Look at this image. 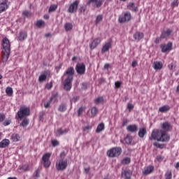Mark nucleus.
Masks as SVG:
<instances>
[{
  "label": "nucleus",
  "instance_id": "nucleus-45",
  "mask_svg": "<svg viewBox=\"0 0 179 179\" xmlns=\"http://www.w3.org/2000/svg\"><path fill=\"white\" fill-rule=\"evenodd\" d=\"M29 125V119L26 117H23V127H27Z\"/></svg>",
  "mask_w": 179,
  "mask_h": 179
},
{
  "label": "nucleus",
  "instance_id": "nucleus-21",
  "mask_svg": "<svg viewBox=\"0 0 179 179\" xmlns=\"http://www.w3.org/2000/svg\"><path fill=\"white\" fill-rule=\"evenodd\" d=\"M54 100V101H55L57 100V95L54 94L52 95L50 99V101L46 102L45 104H44V107L45 108H48L50 107V106L51 105V102Z\"/></svg>",
  "mask_w": 179,
  "mask_h": 179
},
{
  "label": "nucleus",
  "instance_id": "nucleus-42",
  "mask_svg": "<svg viewBox=\"0 0 179 179\" xmlns=\"http://www.w3.org/2000/svg\"><path fill=\"white\" fill-rule=\"evenodd\" d=\"M57 8H58L57 4L51 5L49 8V13H51V12H55V10H57Z\"/></svg>",
  "mask_w": 179,
  "mask_h": 179
},
{
  "label": "nucleus",
  "instance_id": "nucleus-16",
  "mask_svg": "<svg viewBox=\"0 0 179 179\" xmlns=\"http://www.w3.org/2000/svg\"><path fill=\"white\" fill-rule=\"evenodd\" d=\"M153 170H155V167H153V166H146L143 171V174H144L145 176H148L149 174H151V173H153Z\"/></svg>",
  "mask_w": 179,
  "mask_h": 179
},
{
  "label": "nucleus",
  "instance_id": "nucleus-49",
  "mask_svg": "<svg viewBox=\"0 0 179 179\" xmlns=\"http://www.w3.org/2000/svg\"><path fill=\"white\" fill-rule=\"evenodd\" d=\"M5 118H6L5 114L0 113V122H3V121H5Z\"/></svg>",
  "mask_w": 179,
  "mask_h": 179
},
{
  "label": "nucleus",
  "instance_id": "nucleus-22",
  "mask_svg": "<svg viewBox=\"0 0 179 179\" xmlns=\"http://www.w3.org/2000/svg\"><path fill=\"white\" fill-rule=\"evenodd\" d=\"M110 48H111V43L108 42L103 46V48L101 49L102 54H104V52H107V51H108V50H110Z\"/></svg>",
  "mask_w": 179,
  "mask_h": 179
},
{
  "label": "nucleus",
  "instance_id": "nucleus-61",
  "mask_svg": "<svg viewBox=\"0 0 179 179\" xmlns=\"http://www.w3.org/2000/svg\"><path fill=\"white\" fill-rule=\"evenodd\" d=\"M128 124V120L124 119L122 122V127H125Z\"/></svg>",
  "mask_w": 179,
  "mask_h": 179
},
{
  "label": "nucleus",
  "instance_id": "nucleus-52",
  "mask_svg": "<svg viewBox=\"0 0 179 179\" xmlns=\"http://www.w3.org/2000/svg\"><path fill=\"white\" fill-rule=\"evenodd\" d=\"M85 110V107H83V106H81L79 109H78V116H80V114H82V113H83V110Z\"/></svg>",
  "mask_w": 179,
  "mask_h": 179
},
{
  "label": "nucleus",
  "instance_id": "nucleus-63",
  "mask_svg": "<svg viewBox=\"0 0 179 179\" xmlns=\"http://www.w3.org/2000/svg\"><path fill=\"white\" fill-rule=\"evenodd\" d=\"M169 69H174V64H169Z\"/></svg>",
  "mask_w": 179,
  "mask_h": 179
},
{
  "label": "nucleus",
  "instance_id": "nucleus-40",
  "mask_svg": "<svg viewBox=\"0 0 179 179\" xmlns=\"http://www.w3.org/2000/svg\"><path fill=\"white\" fill-rule=\"evenodd\" d=\"M173 178V174L171 171L168 170L165 173V179H171Z\"/></svg>",
  "mask_w": 179,
  "mask_h": 179
},
{
  "label": "nucleus",
  "instance_id": "nucleus-28",
  "mask_svg": "<svg viewBox=\"0 0 179 179\" xmlns=\"http://www.w3.org/2000/svg\"><path fill=\"white\" fill-rule=\"evenodd\" d=\"M30 115V108L23 106V117H29Z\"/></svg>",
  "mask_w": 179,
  "mask_h": 179
},
{
  "label": "nucleus",
  "instance_id": "nucleus-4",
  "mask_svg": "<svg viewBox=\"0 0 179 179\" xmlns=\"http://www.w3.org/2000/svg\"><path fill=\"white\" fill-rule=\"evenodd\" d=\"M122 152V149L120 147H115L107 152V155L109 157H118Z\"/></svg>",
  "mask_w": 179,
  "mask_h": 179
},
{
  "label": "nucleus",
  "instance_id": "nucleus-47",
  "mask_svg": "<svg viewBox=\"0 0 179 179\" xmlns=\"http://www.w3.org/2000/svg\"><path fill=\"white\" fill-rule=\"evenodd\" d=\"M122 164H129L131 163V159L125 158L122 161Z\"/></svg>",
  "mask_w": 179,
  "mask_h": 179
},
{
  "label": "nucleus",
  "instance_id": "nucleus-64",
  "mask_svg": "<svg viewBox=\"0 0 179 179\" xmlns=\"http://www.w3.org/2000/svg\"><path fill=\"white\" fill-rule=\"evenodd\" d=\"M108 68H110V64H106L104 65V69H108Z\"/></svg>",
  "mask_w": 179,
  "mask_h": 179
},
{
  "label": "nucleus",
  "instance_id": "nucleus-36",
  "mask_svg": "<svg viewBox=\"0 0 179 179\" xmlns=\"http://www.w3.org/2000/svg\"><path fill=\"white\" fill-rule=\"evenodd\" d=\"M98 113H99V109H97V108L92 107L91 108V117H96Z\"/></svg>",
  "mask_w": 179,
  "mask_h": 179
},
{
  "label": "nucleus",
  "instance_id": "nucleus-54",
  "mask_svg": "<svg viewBox=\"0 0 179 179\" xmlns=\"http://www.w3.org/2000/svg\"><path fill=\"white\" fill-rule=\"evenodd\" d=\"M79 100V96H74L73 99H71V103H76Z\"/></svg>",
  "mask_w": 179,
  "mask_h": 179
},
{
  "label": "nucleus",
  "instance_id": "nucleus-17",
  "mask_svg": "<svg viewBox=\"0 0 179 179\" xmlns=\"http://www.w3.org/2000/svg\"><path fill=\"white\" fill-rule=\"evenodd\" d=\"M133 37L136 41H141L145 35L142 32L136 31Z\"/></svg>",
  "mask_w": 179,
  "mask_h": 179
},
{
  "label": "nucleus",
  "instance_id": "nucleus-7",
  "mask_svg": "<svg viewBox=\"0 0 179 179\" xmlns=\"http://www.w3.org/2000/svg\"><path fill=\"white\" fill-rule=\"evenodd\" d=\"M72 77H67L64 80V89L67 92H69L72 89Z\"/></svg>",
  "mask_w": 179,
  "mask_h": 179
},
{
  "label": "nucleus",
  "instance_id": "nucleus-56",
  "mask_svg": "<svg viewBox=\"0 0 179 179\" xmlns=\"http://www.w3.org/2000/svg\"><path fill=\"white\" fill-rule=\"evenodd\" d=\"M121 85H122V83H121V82H120V81H117V82H115V87H117V89L120 88V87H121Z\"/></svg>",
  "mask_w": 179,
  "mask_h": 179
},
{
  "label": "nucleus",
  "instance_id": "nucleus-60",
  "mask_svg": "<svg viewBox=\"0 0 179 179\" xmlns=\"http://www.w3.org/2000/svg\"><path fill=\"white\" fill-rule=\"evenodd\" d=\"M138 65V62L136 61H133L131 63V66L133 68H135Z\"/></svg>",
  "mask_w": 179,
  "mask_h": 179
},
{
  "label": "nucleus",
  "instance_id": "nucleus-39",
  "mask_svg": "<svg viewBox=\"0 0 179 179\" xmlns=\"http://www.w3.org/2000/svg\"><path fill=\"white\" fill-rule=\"evenodd\" d=\"M66 31H71L72 30L73 25L71 23H66L64 26Z\"/></svg>",
  "mask_w": 179,
  "mask_h": 179
},
{
  "label": "nucleus",
  "instance_id": "nucleus-11",
  "mask_svg": "<svg viewBox=\"0 0 179 179\" xmlns=\"http://www.w3.org/2000/svg\"><path fill=\"white\" fill-rule=\"evenodd\" d=\"M162 52H167V51H171L173 48V43L171 42H169L166 45H161Z\"/></svg>",
  "mask_w": 179,
  "mask_h": 179
},
{
  "label": "nucleus",
  "instance_id": "nucleus-44",
  "mask_svg": "<svg viewBox=\"0 0 179 179\" xmlns=\"http://www.w3.org/2000/svg\"><path fill=\"white\" fill-rule=\"evenodd\" d=\"M153 145L155 148H159V149H163L164 148V145L160 144L157 142L154 143Z\"/></svg>",
  "mask_w": 179,
  "mask_h": 179
},
{
  "label": "nucleus",
  "instance_id": "nucleus-14",
  "mask_svg": "<svg viewBox=\"0 0 179 179\" xmlns=\"http://www.w3.org/2000/svg\"><path fill=\"white\" fill-rule=\"evenodd\" d=\"M100 43H101V39L96 38H95L90 44V47L91 48V50H94V48H96V47H97Z\"/></svg>",
  "mask_w": 179,
  "mask_h": 179
},
{
  "label": "nucleus",
  "instance_id": "nucleus-10",
  "mask_svg": "<svg viewBox=\"0 0 179 179\" xmlns=\"http://www.w3.org/2000/svg\"><path fill=\"white\" fill-rule=\"evenodd\" d=\"M79 6V1L76 0L73 3H71L68 9L69 13H75L78 10V6Z\"/></svg>",
  "mask_w": 179,
  "mask_h": 179
},
{
  "label": "nucleus",
  "instance_id": "nucleus-30",
  "mask_svg": "<svg viewBox=\"0 0 179 179\" xmlns=\"http://www.w3.org/2000/svg\"><path fill=\"white\" fill-rule=\"evenodd\" d=\"M10 139L13 142H18V141H20V136L17 134H13Z\"/></svg>",
  "mask_w": 179,
  "mask_h": 179
},
{
  "label": "nucleus",
  "instance_id": "nucleus-37",
  "mask_svg": "<svg viewBox=\"0 0 179 179\" xmlns=\"http://www.w3.org/2000/svg\"><path fill=\"white\" fill-rule=\"evenodd\" d=\"M17 118L23 120V106L20 108V110L17 113Z\"/></svg>",
  "mask_w": 179,
  "mask_h": 179
},
{
  "label": "nucleus",
  "instance_id": "nucleus-19",
  "mask_svg": "<svg viewBox=\"0 0 179 179\" xmlns=\"http://www.w3.org/2000/svg\"><path fill=\"white\" fill-rule=\"evenodd\" d=\"M10 144V141L9 139L4 138L0 142V148L3 149L5 148H8Z\"/></svg>",
  "mask_w": 179,
  "mask_h": 179
},
{
  "label": "nucleus",
  "instance_id": "nucleus-41",
  "mask_svg": "<svg viewBox=\"0 0 179 179\" xmlns=\"http://www.w3.org/2000/svg\"><path fill=\"white\" fill-rule=\"evenodd\" d=\"M45 24V22H44V21L43 20H38L37 22H36V26L37 27H43V26Z\"/></svg>",
  "mask_w": 179,
  "mask_h": 179
},
{
  "label": "nucleus",
  "instance_id": "nucleus-18",
  "mask_svg": "<svg viewBox=\"0 0 179 179\" xmlns=\"http://www.w3.org/2000/svg\"><path fill=\"white\" fill-rule=\"evenodd\" d=\"M9 8V5L8 4V0H5V1H3L0 3V13H2V12H5L6 9Z\"/></svg>",
  "mask_w": 179,
  "mask_h": 179
},
{
  "label": "nucleus",
  "instance_id": "nucleus-25",
  "mask_svg": "<svg viewBox=\"0 0 179 179\" xmlns=\"http://www.w3.org/2000/svg\"><path fill=\"white\" fill-rule=\"evenodd\" d=\"M162 128L164 129V131H170V128H171V125L169 122H164L162 124Z\"/></svg>",
  "mask_w": 179,
  "mask_h": 179
},
{
  "label": "nucleus",
  "instance_id": "nucleus-53",
  "mask_svg": "<svg viewBox=\"0 0 179 179\" xmlns=\"http://www.w3.org/2000/svg\"><path fill=\"white\" fill-rule=\"evenodd\" d=\"M11 121L10 120H5L3 123V125H4V127H8V125L10 124Z\"/></svg>",
  "mask_w": 179,
  "mask_h": 179
},
{
  "label": "nucleus",
  "instance_id": "nucleus-38",
  "mask_svg": "<svg viewBox=\"0 0 179 179\" xmlns=\"http://www.w3.org/2000/svg\"><path fill=\"white\" fill-rule=\"evenodd\" d=\"M102 21H103V15H97V17L96 18L95 24H100V23H101Z\"/></svg>",
  "mask_w": 179,
  "mask_h": 179
},
{
  "label": "nucleus",
  "instance_id": "nucleus-26",
  "mask_svg": "<svg viewBox=\"0 0 179 179\" xmlns=\"http://www.w3.org/2000/svg\"><path fill=\"white\" fill-rule=\"evenodd\" d=\"M134 140V137L132 136L127 134L124 138V141L127 145H131L132 143V141Z\"/></svg>",
  "mask_w": 179,
  "mask_h": 179
},
{
  "label": "nucleus",
  "instance_id": "nucleus-43",
  "mask_svg": "<svg viewBox=\"0 0 179 179\" xmlns=\"http://www.w3.org/2000/svg\"><path fill=\"white\" fill-rule=\"evenodd\" d=\"M66 110V105L65 104H61L59 106V111H60L61 113H64V111Z\"/></svg>",
  "mask_w": 179,
  "mask_h": 179
},
{
  "label": "nucleus",
  "instance_id": "nucleus-51",
  "mask_svg": "<svg viewBox=\"0 0 179 179\" xmlns=\"http://www.w3.org/2000/svg\"><path fill=\"white\" fill-rule=\"evenodd\" d=\"M52 145L54 147L58 146V145H59V141H58V140H52Z\"/></svg>",
  "mask_w": 179,
  "mask_h": 179
},
{
  "label": "nucleus",
  "instance_id": "nucleus-46",
  "mask_svg": "<svg viewBox=\"0 0 179 179\" xmlns=\"http://www.w3.org/2000/svg\"><path fill=\"white\" fill-rule=\"evenodd\" d=\"M82 129L84 132H89V131L92 129V126L87 125L86 127H83Z\"/></svg>",
  "mask_w": 179,
  "mask_h": 179
},
{
  "label": "nucleus",
  "instance_id": "nucleus-24",
  "mask_svg": "<svg viewBox=\"0 0 179 179\" xmlns=\"http://www.w3.org/2000/svg\"><path fill=\"white\" fill-rule=\"evenodd\" d=\"M154 69L159 71L163 68V63L160 62H155L153 66Z\"/></svg>",
  "mask_w": 179,
  "mask_h": 179
},
{
  "label": "nucleus",
  "instance_id": "nucleus-9",
  "mask_svg": "<svg viewBox=\"0 0 179 179\" xmlns=\"http://www.w3.org/2000/svg\"><path fill=\"white\" fill-rule=\"evenodd\" d=\"M87 5H92L94 8H100L103 5V0H88Z\"/></svg>",
  "mask_w": 179,
  "mask_h": 179
},
{
  "label": "nucleus",
  "instance_id": "nucleus-8",
  "mask_svg": "<svg viewBox=\"0 0 179 179\" xmlns=\"http://www.w3.org/2000/svg\"><path fill=\"white\" fill-rule=\"evenodd\" d=\"M76 71L78 75H85L86 72V66L85 64H78L76 66Z\"/></svg>",
  "mask_w": 179,
  "mask_h": 179
},
{
  "label": "nucleus",
  "instance_id": "nucleus-32",
  "mask_svg": "<svg viewBox=\"0 0 179 179\" xmlns=\"http://www.w3.org/2000/svg\"><path fill=\"white\" fill-rule=\"evenodd\" d=\"M104 123H101L97 126V128L96 129V134H100L103 130H104Z\"/></svg>",
  "mask_w": 179,
  "mask_h": 179
},
{
  "label": "nucleus",
  "instance_id": "nucleus-12",
  "mask_svg": "<svg viewBox=\"0 0 179 179\" xmlns=\"http://www.w3.org/2000/svg\"><path fill=\"white\" fill-rule=\"evenodd\" d=\"M69 132V129H62V128H59L57 129L56 131H55V136H61V135H65Z\"/></svg>",
  "mask_w": 179,
  "mask_h": 179
},
{
  "label": "nucleus",
  "instance_id": "nucleus-6",
  "mask_svg": "<svg viewBox=\"0 0 179 179\" xmlns=\"http://www.w3.org/2000/svg\"><path fill=\"white\" fill-rule=\"evenodd\" d=\"M131 13L126 12L123 15H120L118 18V21L120 23H125V22H129L131 20Z\"/></svg>",
  "mask_w": 179,
  "mask_h": 179
},
{
  "label": "nucleus",
  "instance_id": "nucleus-27",
  "mask_svg": "<svg viewBox=\"0 0 179 179\" xmlns=\"http://www.w3.org/2000/svg\"><path fill=\"white\" fill-rule=\"evenodd\" d=\"M161 138L163 141H160L159 142H169L170 141V136L166 131H164Z\"/></svg>",
  "mask_w": 179,
  "mask_h": 179
},
{
  "label": "nucleus",
  "instance_id": "nucleus-20",
  "mask_svg": "<svg viewBox=\"0 0 179 179\" xmlns=\"http://www.w3.org/2000/svg\"><path fill=\"white\" fill-rule=\"evenodd\" d=\"M66 75H68L67 78L71 77V79H73V75H75L73 67H69L66 71Z\"/></svg>",
  "mask_w": 179,
  "mask_h": 179
},
{
  "label": "nucleus",
  "instance_id": "nucleus-57",
  "mask_svg": "<svg viewBox=\"0 0 179 179\" xmlns=\"http://www.w3.org/2000/svg\"><path fill=\"white\" fill-rule=\"evenodd\" d=\"M65 156H66V154L65 153V152H62L60 153V158L59 159H62L64 160V159H65Z\"/></svg>",
  "mask_w": 179,
  "mask_h": 179
},
{
  "label": "nucleus",
  "instance_id": "nucleus-13",
  "mask_svg": "<svg viewBox=\"0 0 179 179\" xmlns=\"http://www.w3.org/2000/svg\"><path fill=\"white\" fill-rule=\"evenodd\" d=\"M51 73H50V71H44L38 78L39 82H44L47 80V77L50 76Z\"/></svg>",
  "mask_w": 179,
  "mask_h": 179
},
{
  "label": "nucleus",
  "instance_id": "nucleus-15",
  "mask_svg": "<svg viewBox=\"0 0 179 179\" xmlns=\"http://www.w3.org/2000/svg\"><path fill=\"white\" fill-rule=\"evenodd\" d=\"M127 132H131V134H134L135 132H138V125L136 124H130L127 127Z\"/></svg>",
  "mask_w": 179,
  "mask_h": 179
},
{
  "label": "nucleus",
  "instance_id": "nucleus-1",
  "mask_svg": "<svg viewBox=\"0 0 179 179\" xmlns=\"http://www.w3.org/2000/svg\"><path fill=\"white\" fill-rule=\"evenodd\" d=\"M2 58L3 62H6L9 59V56L10 55V42L8 38H3L2 40Z\"/></svg>",
  "mask_w": 179,
  "mask_h": 179
},
{
  "label": "nucleus",
  "instance_id": "nucleus-50",
  "mask_svg": "<svg viewBox=\"0 0 179 179\" xmlns=\"http://www.w3.org/2000/svg\"><path fill=\"white\" fill-rule=\"evenodd\" d=\"M176 6H178V0H173V1L171 3L172 8H176Z\"/></svg>",
  "mask_w": 179,
  "mask_h": 179
},
{
  "label": "nucleus",
  "instance_id": "nucleus-59",
  "mask_svg": "<svg viewBox=\"0 0 179 179\" xmlns=\"http://www.w3.org/2000/svg\"><path fill=\"white\" fill-rule=\"evenodd\" d=\"M127 108L130 110H132V108H134V105H132V103H128Z\"/></svg>",
  "mask_w": 179,
  "mask_h": 179
},
{
  "label": "nucleus",
  "instance_id": "nucleus-48",
  "mask_svg": "<svg viewBox=\"0 0 179 179\" xmlns=\"http://www.w3.org/2000/svg\"><path fill=\"white\" fill-rule=\"evenodd\" d=\"M17 39L19 40V41H23V32H20Z\"/></svg>",
  "mask_w": 179,
  "mask_h": 179
},
{
  "label": "nucleus",
  "instance_id": "nucleus-2",
  "mask_svg": "<svg viewBox=\"0 0 179 179\" xmlns=\"http://www.w3.org/2000/svg\"><path fill=\"white\" fill-rule=\"evenodd\" d=\"M164 131L163 130H159V129H154L151 134V136L150 137V141H157L158 142H160V141H164L162 138V136H163Z\"/></svg>",
  "mask_w": 179,
  "mask_h": 179
},
{
  "label": "nucleus",
  "instance_id": "nucleus-34",
  "mask_svg": "<svg viewBox=\"0 0 179 179\" xmlns=\"http://www.w3.org/2000/svg\"><path fill=\"white\" fill-rule=\"evenodd\" d=\"M127 6L130 10H132L133 12H138V8L135 6V3H130Z\"/></svg>",
  "mask_w": 179,
  "mask_h": 179
},
{
  "label": "nucleus",
  "instance_id": "nucleus-55",
  "mask_svg": "<svg viewBox=\"0 0 179 179\" xmlns=\"http://www.w3.org/2000/svg\"><path fill=\"white\" fill-rule=\"evenodd\" d=\"M23 15H24V16H26L27 17H30L31 16V13H30L28 12V11H24V12L23 13Z\"/></svg>",
  "mask_w": 179,
  "mask_h": 179
},
{
  "label": "nucleus",
  "instance_id": "nucleus-62",
  "mask_svg": "<svg viewBox=\"0 0 179 179\" xmlns=\"http://www.w3.org/2000/svg\"><path fill=\"white\" fill-rule=\"evenodd\" d=\"M45 87H46V89L50 90V89H51V87H52V84H51V83H48V84L46 85Z\"/></svg>",
  "mask_w": 179,
  "mask_h": 179
},
{
  "label": "nucleus",
  "instance_id": "nucleus-35",
  "mask_svg": "<svg viewBox=\"0 0 179 179\" xmlns=\"http://www.w3.org/2000/svg\"><path fill=\"white\" fill-rule=\"evenodd\" d=\"M6 93L7 96H9V97L13 96V89H12V87H8L6 89Z\"/></svg>",
  "mask_w": 179,
  "mask_h": 179
},
{
  "label": "nucleus",
  "instance_id": "nucleus-3",
  "mask_svg": "<svg viewBox=\"0 0 179 179\" xmlns=\"http://www.w3.org/2000/svg\"><path fill=\"white\" fill-rule=\"evenodd\" d=\"M68 167V159H59L56 162L55 169L57 171H64Z\"/></svg>",
  "mask_w": 179,
  "mask_h": 179
},
{
  "label": "nucleus",
  "instance_id": "nucleus-33",
  "mask_svg": "<svg viewBox=\"0 0 179 179\" xmlns=\"http://www.w3.org/2000/svg\"><path fill=\"white\" fill-rule=\"evenodd\" d=\"M101 103H104V98L103 96H99L94 99L95 104H101Z\"/></svg>",
  "mask_w": 179,
  "mask_h": 179
},
{
  "label": "nucleus",
  "instance_id": "nucleus-23",
  "mask_svg": "<svg viewBox=\"0 0 179 179\" xmlns=\"http://www.w3.org/2000/svg\"><path fill=\"white\" fill-rule=\"evenodd\" d=\"M148 131H146V128H141L138 131L139 138H145V135H146Z\"/></svg>",
  "mask_w": 179,
  "mask_h": 179
},
{
  "label": "nucleus",
  "instance_id": "nucleus-29",
  "mask_svg": "<svg viewBox=\"0 0 179 179\" xmlns=\"http://www.w3.org/2000/svg\"><path fill=\"white\" fill-rule=\"evenodd\" d=\"M170 34H171V30L167 29L162 34L160 38H167Z\"/></svg>",
  "mask_w": 179,
  "mask_h": 179
},
{
  "label": "nucleus",
  "instance_id": "nucleus-31",
  "mask_svg": "<svg viewBox=\"0 0 179 179\" xmlns=\"http://www.w3.org/2000/svg\"><path fill=\"white\" fill-rule=\"evenodd\" d=\"M170 110V106L169 105H165L159 108V113H167Z\"/></svg>",
  "mask_w": 179,
  "mask_h": 179
},
{
  "label": "nucleus",
  "instance_id": "nucleus-58",
  "mask_svg": "<svg viewBox=\"0 0 179 179\" xmlns=\"http://www.w3.org/2000/svg\"><path fill=\"white\" fill-rule=\"evenodd\" d=\"M24 171H29V164H25L24 166Z\"/></svg>",
  "mask_w": 179,
  "mask_h": 179
},
{
  "label": "nucleus",
  "instance_id": "nucleus-5",
  "mask_svg": "<svg viewBox=\"0 0 179 179\" xmlns=\"http://www.w3.org/2000/svg\"><path fill=\"white\" fill-rule=\"evenodd\" d=\"M50 157H51V153H46L42 157V160L43 162V166L45 169H48V167L51 166V161H50Z\"/></svg>",
  "mask_w": 179,
  "mask_h": 179
}]
</instances>
